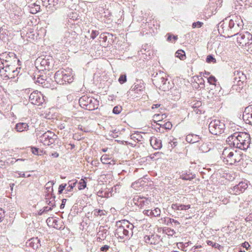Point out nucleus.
<instances>
[{
  "label": "nucleus",
  "mask_w": 252,
  "mask_h": 252,
  "mask_svg": "<svg viewBox=\"0 0 252 252\" xmlns=\"http://www.w3.org/2000/svg\"><path fill=\"white\" fill-rule=\"evenodd\" d=\"M244 26L243 22L240 16L232 15L219 24V28H222L223 32L228 36L235 35L241 30Z\"/></svg>",
  "instance_id": "1"
},
{
  "label": "nucleus",
  "mask_w": 252,
  "mask_h": 252,
  "mask_svg": "<svg viewBox=\"0 0 252 252\" xmlns=\"http://www.w3.org/2000/svg\"><path fill=\"white\" fill-rule=\"evenodd\" d=\"M234 146L241 150L247 149L251 143L250 135L243 132H236L227 138Z\"/></svg>",
  "instance_id": "2"
},
{
  "label": "nucleus",
  "mask_w": 252,
  "mask_h": 252,
  "mask_svg": "<svg viewBox=\"0 0 252 252\" xmlns=\"http://www.w3.org/2000/svg\"><path fill=\"white\" fill-rule=\"evenodd\" d=\"M116 226L117 228L115 230V236L121 239H127L132 236L134 226L128 220L117 221Z\"/></svg>",
  "instance_id": "3"
},
{
  "label": "nucleus",
  "mask_w": 252,
  "mask_h": 252,
  "mask_svg": "<svg viewBox=\"0 0 252 252\" xmlns=\"http://www.w3.org/2000/svg\"><path fill=\"white\" fill-rule=\"evenodd\" d=\"M221 158L224 162L230 165L240 162L242 159L241 155L230 148H226L223 150Z\"/></svg>",
  "instance_id": "4"
},
{
  "label": "nucleus",
  "mask_w": 252,
  "mask_h": 252,
  "mask_svg": "<svg viewBox=\"0 0 252 252\" xmlns=\"http://www.w3.org/2000/svg\"><path fill=\"white\" fill-rule=\"evenodd\" d=\"M56 81L61 84L67 82L70 83L73 81V76L72 73V69L67 68L62 70L57 71L54 76Z\"/></svg>",
  "instance_id": "5"
},
{
  "label": "nucleus",
  "mask_w": 252,
  "mask_h": 252,
  "mask_svg": "<svg viewBox=\"0 0 252 252\" xmlns=\"http://www.w3.org/2000/svg\"><path fill=\"white\" fill-rule=\"evenodd\" d=\"M225 128V126L224 123L217 119L211 121L209 125V131L214 135H220L222 133Z\"/></svg>",
  "instance_id": "6"
},
{
  "label": "nucleus",
  "mask_w": 252,
  "mask_h": 252,
  "mask_svg": "<svg viewBox=\"0 0 252 252\" xmlns=\"http://www.w3.org/2000/svg\"><path fill=\"white\" fill-rule=\"evenodd\" d=\"M154 84L160 90L166 91L169 89L167 79L166 78V75L163 72H160L159 74L154 76L153 79Z\"/></svg>",
  "instance_id": "7"
},
{
  "label": "nucleus",
  "mask_w": 252,
  "mask_h": 252,
  "mask_svg": "<svg viewBox=\"0 0 252 252\" xmlns=\"http://www.w3.org/2000/svg\"><path fill=\"white\" fill-rule=\"evenodd\" d=\"M79 102L81 107L89 110H94L98 107V101L87 96H82L79 99Z\"/></svg>",
  "instance_id": "8"
},
{
  "label": "nucleus",
  "mask_w": 252,
  "mask_h": 252,
  "mask_svg": "<svg viewBox=\"0 0 252 252\" xmlns=\"http://www.w3.org/2000/svg\"><path fill=\"white\" fill-rule=\"evenodd\" d=\"M237 42L239 46L244 47L252 43V34L248 32L236 33Z\"/></svg>",
  "instance_id": "9"
},
{
  "label": "nucleus",
  "mask_w": 252,
  "mask_h": 252,
  "mask_svg": "<svg viewBox=\"0 0 252 252\" xmlns=\"http://www.w3.org/2000/svg\"><path fill=\"white\" fill-rule=\"evenodd\" d=\"M57 137L54 132L48 130L39 137V140L44 145L50 146L55 143Z\"/></svg>",
  "instance_id": "10"
},
{
  "label": "nucleus",
  "mask_w": 252,
  "mask_h": 252,
  "mask_svg": "<svg viewBox=\"0 0 252 252\" xmlns=\"http://www.w3.org/2000/svg\"><path fill=\"white\" fill-rule=\"evenodd\" d=\"M77 37V34L75 32L67 31L64 33L62 42L64 43L66 46L68 45H75L76 43Z\"/></svg>",
  "instance_id": "11"
},
{
  "label": "nucleus",
  "mask_w": 252,
  "mask_h": 252,
  "mask_svg": "<svg viewBox=\"0 0 252 252\" xmlns=\"http://www.w3.org/2000/svg\"><path fill=\"white\" fill-rule=\"evenodd\" d=\"M45 100L43 94L37 91L33 92L29 96V101L33 105L39 106L41 105Z\"/></svg>",
  "instance_id": "12"
},
{
  "label": "nucleus",
  "mask_w": 252,
  "mask_h": 252,
  "mask_svg": "<svg viewBox=\"0 0 252 252\" xmlns=\"http://www.w3.org/2000/svg\"><path fill=\"white\" fill-rule=\"evenodd\" d=\"M248 188V185L244 182H241L238 185L229 189V192L231 194H238L243 192Z\"/></svg>",
  "instance_id": "13"
},
{
  "label": "nucleus",
  "mask_w": 252,
  "mask_h": 252,
  "mask_svg": "<svg viewBox=\"0 0 252 252\" xmlns=\"http://www.w3.org/2000/svg\"><path fill=\"white\" fill-rule=\"evenodd\" d=\"M26 245L32 248L33 250L37 249L40 246L39 240L37 238H31L26 243Z\"/></svg>",
  "instance_id": "14"
},
{
  "label": "nucleus",
  "mask_w": 252,
  "mask_h": 252,
  "mask_svg": "<svg viewBox=\"0 0 252 252\" xmlns=\"http://www.w3.org/2000/svg\"><path fill=\"white\" fill-rule=\"evenodd\" d=\"M201 139V137L196 134H189L186 136V141L190 143H194L199 142Z\"/></svg>",
  "instance_id": "15"
},
{
  "label": "nucleus",
  "mask_w": 252,
  "mask_h": 252,
  "mask_svg": "<svg viewBox=\"0 0 252 252\" xmlns=\"http://www.w3.org/2000/svg\"><path fill=\"white\" fill-rule=\"evenodd\" d=\"M234 79L235 81H237L238 82H243L246 79V76L244 73L239 70H235L234 72Z\"/></svg>",
  "instance_id": "16"
},
{
  "label": "nucleus",
  "mask_w": 252,
  "mask_h": 252,
  "mask_svg": "<svg viewBox=\"0 0 252 252\" xmlns=\"http://www.w3.org/2000/svg\"><path fill=\"white\" fill-rule=\"evenodd\" d=\"M150 144L153 148L159 149L162 147L161 141L155 137H152L150 139Z\"/></svg>",
  "instance_id": "17"
},
{
  "label": "nucleus",
  "mask_w": 252,
  "mask_h": 252,
  "mask_svg": "<svg viewBox=\"0 0 252 252\" xmlns=\"http://www.w3.org/2000/svg\"><path fill=\"white\" fill-rule=\"evenodd\" d=\"M250 109H252L251 106L248 107L246 109L245 111V114H243V119L246 121V123L252 125V110L251 111V113H246L247 111H250Z\"/></svg>",
  "instance_id": "18"
},
{
  "label": "nucleus",
  "mask_w": 252,
  "mask_h": 252,
  "mask_svg": "<svg viewBox=\"0 0 252 252\" xmlns=\"http://www.w3.org/2000/svg\"><path fill=\"white\" fill-rule=\"evenodd\" d=\"M190 208V205H183L180 204H173L171 208L174 211L186 210Z\"/></svg>",
  "instance_id": "19"
},
{
  "label": "nucleus",
  "mask_w": 252,
  "mask_h": 252,
  "mask_svg": "<svg viewBox=\"0 0 252 252\" xmlns=\"http://www.w3.org/2000/svg\"><path fill=\"white\" fill-rule=\"evenodd\" d=\"M15 128L17 132H21L28 130L29 126L26 123H19L16 125Z\"/></svg>",
  "instance_id": "20"
},
{
  "label": "nucleus",
  "mask_w": 252,
  "mask_h": 252,
  "mask_svg": "<svg viewBox=\"0 0 252 252\" xmlns=\"http://www.w3.org/2000/svg\"><path fill=\"white\" fill-rule=\"evenodd\" d=\"M36 76H34L33 77L34 82L36 83L43 84L46 80V76L43 74H37Z\"/></svg>",
  "instance_id": "21"
},
{
  "label": "nucleus",
  "mask_w": 252,
  "mask_h": 252,
  "mask_svg": "<svg viewBox=\"0 0 252 252\" xmlns=\"http://www.w3.org/2000/svg\"><path fill=\"white\" fill-rule=\"evenodd\" d=\"M168 148L171 151L177 145V139L173 137H170L168 139Z\"/></svg>",
  "instance_id": "22"
},
{
  "label": "nucleus",
  "mask_w": 252,
  "mask_h": 252,
  "mask_svg": "<svg viewBox=\"0 0 252 252\" xmlns=\"http://www.w3.org/2000/svg\"><path fill=\"white\" fill-rule=\"evenodd\" d=\"M242 0H233L234 7L235 10H236L237 12H241L243 9V5H242Z\"/></svg>",
  "instance_id": "23"
},
{
  "label": "nucleus",
  "mask_w": 252,
  "mask_h": 252,
  "mask_svg": "<svg viewBox=\"0 0 252 252\" xmlns=\"http://www.w3.org/2000/svg\"><path fill=\"white\" fill-rule=\"evenodd\" d=\"M77 183V180H70L68 182V186L66 190H65V193H67V192H70L72 191L73 188L75 187L76 184Z\"/></svg>",
  "instance_id": "24"
},
{
  "label": "nucleus",
  "mask_w": 252,
  "mask_h": 252,
  "mask_svg": "<svg viewBox=\"0 0 252 252\" xmlns=\"http://www.w3.org/2000/svg\"><path fill=\"white\" fill-rule=\"evenodd\" d=\"M100 160L104 164H115V161L113 160H111V161H109L110 158L107 155H103L102 156Z\"/></svg>",
  "instance_id": "25"
},
{
  "label": "nucleus",
  "mask_w": 252,
  "mask_h": 252,
  "mask_svg": "<svg viewBox=\"0 0 252 252\" xmlns=\"http://www.w3.org/2000/svg\"><path fill=\"white\" fill-rule=\"evenodd\" d=\"M150 242V245H157L158 244L160 241L159 237L158 235H151V240Z\"/></svg>",
  "instance_id": "26"
},
{
  "label": "nucleus",
  "mask_w": 252,
  "mask_h": 252,
  "mask_svg": "<svg viewBox=\"0 0 252 252\" xmlns=\"http://www.w3.org/2000/svg\"><path fill=\"white\" fill-rule=\"evenodd\" d=\"M93 213L94 216L96 217L105 216L107 214V212L105 210L100 209H94Z\"/></svg>",
  "instance_id": "27"
},
{
  "label": "nucleus",
  "mask_w": 252,
  "mask_h": 252,
  "mask_svg": "<svg viewBox=\"0 0 252 252\" xmlns=\"http://www.w3.org/2000/svg\"><path fill=\"white\" fill-rule=\"evenodd\" d=\"M140 201V203H139L138 206L141 208L145 206H147L149 204V201L147 199L144 197H141Z\"/></svg>",
  "instance_id": "28"
},
{
  "label": "nucleus",
  "mask_w": 252,
  "mask_h": 252,
  "mask_svg": "<svg viewBox=\"0 0 252 252\" xmlns=\"http://www.w3.org/2000/svg\"><path fill=\"white\" fill-rule=\"evenodd\" d=\"M180 178L184 180H191L194 178V175L190 176L187 173H183L180 176Z\"/></svg>",
  "instance_id": "29"
},
{
  "label": "nucleus",
  "mask_w": 252,
  "mask_h": 252,
  "mask_svg": "<svg viewBox=\"0 0 252 252\" xmlns=\"http://www.w3.org/2000/svg\"><path fill=\"white\" fill-rule=\"evenodd\" d=\"M86 186L87 183L86 181L84 179H82L80 180L78 183V188L79 190H82L84 189L86 187Z\"/></svg>",
  "instance_id": "30"
},
{
  "label": "nucleus",
  "mask_w": 252,
  "mask_h": 252,
  "mask_svg": "<svg viewBox=\"0 0 252 252\" xmlns=\"http://www.w3.org/2000/svg\"><path fill=\"white\" fill-rule=\"evenodd\" d=\"M166 117V115L165 114H155L154 116V118L157 120L158 121H161L163 119H165Z\"/></svg>",
  "instance_id": "31"
},
{
  "label": "nucleus",
  "mask_w": 252,
  "mask_h": 252,
  "mask_svg": "<svg viewBox=\"0 0 252 252\" xmlns=\"http://www.w3.org/2000/svg\"><path fill=\"white\" fill-rule=\"evenodd\" d=\"M176 57L179 58L181 60H184L185 57V54L183 50H178L176 53Z\"/></svg>",
  "instance_id": "32"
},
{
  "label": "nucleus",
  "mask_w": 252,
  "mask_h": 252,
  "mask_svg": "<svg viewBox=\"0 0 252 252\" xmlns=\"http://www.w3.org/2000/svg\"><path fill=\"white\" fill-rule=\"evenodd\" d=\"M153 213V217H158L160 215L161 210L159 208H155L154 209L152 210Z\"/></svg>",
  "instance_id": "33"
},
{
  "label": "nucleus",
  "mask_w": 252,
  "mask_h": 252,
  "mask_svg": "<svg viewBox=\"0 0 252 252\" xmlns=\"http://www.w3.org/2000/svg\"><path fill=\"white\" fill-rule=\"evenodd\" d=\"M144 88L142 85L137 84L134 85L133 90L135 92V93H138L139 92L142 91Z\"/></svg>",
  "instance_id": "34"
},
{
  "label": "nucleus",
  "mask_w": 252,
  "mask_h": 252,
  "mask_svg": "<svg viewBox=\"0 0 252 252\" xmlns=\"http://www.w3.org/2000/svg\"><path fill=\"white\" fill-rule=\"evenodd\" d=\"M206 242H207V244L209 246H212L214 248L218 249L219 250L221 248V246L220 244H219L218 243H214L213 242H212L211 241L208 240V241H207Z\"/></svg>",
  "instance_id": "35"
},
{
  "label": "nucleus",
  "mask_w": 252,
  "mask_h": 252,
  "mask_svg": "<svg viewBox=\"0 0 252 252\" xmlns=\"http://www.w3.org/2000/svg\"><path fill=\"white\" fill-rule=\"evenodd\" d=\"M206 61L208 63H216V60L215 58H214L213 55H209L207 56L206 58Z\"/></svg>",
  "instance_id": "36"
},
{
  "label": "nucleus",
  "mask_w": 252,
  "mask_h": 252,
  "mask_svg": "<svg viewBox=\"0 0 252 252\" xmlns=\"http://www.w3.org/2000/svg\"><path fill=\"white\" fill-rule=\"evenodd\" d=\"M41 65L42 66H44L45 68L48 67L49 68L50 66V62L49 61V59H43L40 62Z\"/></svg>",
  "instance_id": "37"
},
{
  "label": "nucleus",
  "mask_w": 252,
  "mask_h": 252,
  "mask_svg": "<svg viewBox=\"0 0 252 252\" xmlns=\"http://www.w3.org/2000/svg\"><path fill=\"white\" fill-rule=\"evenodd\" d=\"M160 126H163V127H164V128H165L166 129H171V128L172 127V125L171 123L169 121L165 123L163 125L160 124Z\"/></svg>",
  "instance_id": "38"
},
{
  "label": "nucleus",
  "mask_w": 252,
  "mask_h": 252,
  "mask_svg": "<svg viewBox=\"0 0 252 252\" xmlns=\"http://www.w3.org/2000/svg\"><path fill=\"white\" fill-rule=\"evenodd\" d=\"M32 154L35 155H41L42 153V151L41 150L35 147L32 148Z\"/></svg>",
  "instance_id": "39"
},
{
  "label": "nucleus",
  "mask_w": 252,
  "mask_h": 252,
  "mask_svg": "<svg viewBox=\"0 0 252 252\" xmlns=\"http://www.w3.org/2000/svg\"><path fill=\"white\" fill-rule=\"evenodd\" d=\"M122 110V108L120 106H116L114 107L113 112L115 114H120Z\"/></svg>",
  "instance_id": "40"
},
{
  "label": "nucleus",
  "mask_w": 252,
  "mask_h": 252,
  "mask_svg": "<svg viewBox=\"0 0 252 252\" xmlns=\"http://www.w3.org/2000/svg\"><path fill=\"white\" fill-rule=\"evenodd\" d=\"M34 7L32 8L31 12L32 13H35L39 11L40 10V6L39 5L36 4L35 3L33 4Z\"/></svg>",
  "instance_id": "41"
},
{
  "label": "nucleus",
  "mask_w": 252,
  "mask_h": 252,
  "mask_svg": "<svg viewBox=\"0 0 252 252\" xmlns=\"http://www.w3.org/2000/svg\"><path fill=\"white\" fill-rule=\"evenodd\" d=\"M172 223H174L176 224L179 225L180 223L177 220H175L173 219L169 218L168 220L167 221L166 225H170Z\"/></svg>",
  "instance_id": "42"
},
{
  "label": "nucleus",
  "mask_w": 252,
  "mask_h": 252,
  "mask_svg": "<svg viewBox=\"0 0 252 252\" xmlns=\"http://www.w3.org/2000/svg\"><path fill=\"white\" fill-rule=\"evenodd\" d=\"M141 197L139 196H135L132 199L133 203L137 206H139V203H140V199Z\"/></svg>",
  "instance_id": "43"
},
{
  "label": "nucleus",
  "mask_w": 252,
  "mask_h": 252,
  "mask_svg": "<svg viewBox=\"0 0 252 252\" xmlns=\"http://www.w3.org/2000/svg\"><path fill=\"white\" fill-rule=\"evenodd\" d=\"M203 23L200 21H197L196 22H194L192 23V28H199L203 25Z\"/></svg>",
  "instance_id": "44"
},
{
  "label": "nucleus",
  "mask_w": 252,
  "mask_h": 252,
  "mask_svg": "<svg viewBox=\"0 0 252 252\" xmlns=\"http://www.w3.org/2000/svg\"><path fill=\"white\" fill-rule=\"evenodd\" d=\"M208 81L210 84L215 85L217 80L214 76H210L208 78Z\"/></svg>",
  "instance_id": "45"
},
{
  "label": "nucleus",
  "mask_w": 252,
  "mask_h": 252,
  "mask_svg": "<svg viewBox=\"0 0 252 252\" xmlns=\"http://www.w3.org/2000/svg\"><path fill=\"white\" fill-rule=\"evenodd\" d=\"M126 81V75H121L119 78V82L122 84Z\"/></svg>",
  "instance_id": "46"
},
{
  "label": "nucleus",
  "mask_w": 252,
  "mask_h": 252,
  "mask_svg": "<svg viewBox=\"0 0 252 252\" xmlns=\"http://www.w3.org/2000/svg\"><path fill=\"white\" fill-rule=\"evenodd\" d=\"M66 187V184H62L60 185L59 186V190H58L59 194L62 193Z\"/></svg>",
  "instance_id": "47"
},
{
  "label": "nucleus",
  "mask_w": 252,
  "mask_h": 252,
  "mask_svg": "<svg viewBox=\"0 0 252 252\" xmlns=\"http://www.w3.org/2000/svg\"><path fill=\"white\" fill-rule=\"evenodd\" d=\"M200 107H202V102L200 101H197L192 105L193 109Z\"/></svg>",
  "instance_id": "48"
},
{
  "label": "nucleus",
  "mask_w": 252,
  "mask_h": 252,
  "mask_svg": "<svg viewBox=\"0 0 252 252\" xmlns=\"http://www.w3.org/2000/svg\"><path fill=\"white\" fill-rule=\"evenodd\" d=\"M193 111L198 114H200L204 112V110L202 109V107H200L198 108H193Z\"/></svg>",
  "instance_id": "49"
},
{
  "label": "nucleus",
  "mask_w": 252,
  "mask_h": 252,
  "mask_svg": "<svg viewBox=\"0 0 252 252\" xmlns=\"http://www.w3.org/2000/svg\"><path fill=\"white\" fill-rule=\"evenodd\" d=\"M55 206V204L52 205V206H46L43 208V212H47L49 211L52 210L53 208Z\"/></svg>",
  "instance_id": "50"
},
{
  "label": "nucleus",
  "mask_w": 252,
  "mask_h": 252,
  "mask_svg": "<svg viewBox=\"0 0 252 252\" xmlns=\"http://www.w3.org/2000/svg\"><path fill=\"white\" fill-rule=\"evenodd\" d=\"M143 214L149 217H153L152 210H145L143 211Z\"/></svg>",
  "instance_id": "51"
},
{
  "label": "nucleus",
  "mask_w": 252,
  "mask_h": 252,
  "mask_svg": "<svg viewBox=\"0 0 252 252\" xmlns=\"http://www.w3.org/2000/svg\"><path fill=\"white\" fill-rule=\"evenodd\" d=\"M98 34V31L93 30L91 33V38L94 39Z\"/></svg>",
  "instance_id": "52"
},
{
  "label": "nucleus",
  "mask_w": 252,
  "mask_h": 252,
  "mask_svg": "<svg viewBox=\"0 0 252 252\" xmlns=\"http://www.w3.org/2000/svg\"><path fill=\"white\" fill-rule=\"evenodd\" d=\"M54 181H50V182H48L46 186H47V187H46V188L48 189H49L50 188V186H51L52 187L54 185ZM51 190L53 191V188L52 187L51 188Z\"/></svg>",
  "instance_id": "53"
},
{
  "label": "nucleus",
  "mask_w": 252,
  "mask_h": 252,
  "mask_svg": "<svg viewBox=\"0 0 252 252\" xmlns=\"http://www.w3.org/2000/svg\"><path fill=\"white\" fill-rule=\"evenodd\" d=\"M110 247L108 245H104L101 247L100 251L103 252H106L107 251L109 250Z\"/></svg>",
  "instance_id": "54"
},
{
  "label": "nucleus",
  "mask_w": 252,
  "mask_h": 252,
  "mask_svg": "<svg viewBox=\"0 0 252 252\" xmlns=\"http://www.w3.org/2000/svg\"><path fill=\"white\" fill-rule=\"evenodd\" d=\"M55 196H54V198L52 199V200H48L47 198H46V202L47 203L50 205V206H52V205H53L54 204H55V201H54V198H55Z\"/></svg>",
  "instance_id": "55"
},
{
  "label": "nucleus",
  "mask_w": 252,
  "mask_h": 252,
  "mask_svg": "<svg viewBox=\"0 0 252 252\" xmlns=\"http://www.w3.org/2000/svg\"><path fill=\"white\" fill-rule=\"evenodd\" d=\"M242 246L243 247L245 248L247 250L249 249L250 247H251L250 245L247 242H245L243 243Z\"/></svg>",
  "instance_id": "56"
},
{
  "label": "nucleus",
  "mask_w": 252,
  "mask_h": 252,
  "mask_svg": "<svg viewBox=\"0 0 252 252\" xmlns=\"http://www.w3.org/2000/svg\"><path fill=\"white\" fill-rule=\"evenodd\" d=\"M58 0H49V5H55L56 4H58Z\"/></svg>",
  "instance_id": "57"
},
{
  "label": "nucleus",
  "mask_w": 252,
  "mask_h": 252,
  "mask_svg": "<svg viewBox=\"0 0 252 252\" xmlns=\"http://www.w3.org/2000/svg\"><path fill=\"white\" fill-rule=\"evenodd\" d=\"M49 0H41L43 5L45 7H47L48 6H49Z\"/></svg>",
  "instance_id": "58"
},
{
  "label": "nucleus",
  "mask_w": 252,
  "mask_h": 252,
  "mask_svg": "<svg viewBox=\"0 0 252 252\" xmlns=\"http://www.w3.org/2000/svg\"><path fill=\"white\" fill-rule=\"evenodd\" d=\"M151 240V236H146L145 237V241L146 243L150 244Z\"/></svg>",
  "instance_id": "59"
},
{
  "label": "nucleus",
  "mask_w": 252,
  "mask_h": 252,
  "mask_svg": "<svg viewBox=\"0 0 252 252\" xmlns=\"http://www.w3.org/2000/svg\"><path fill=\"white\" fill-rule=\"evenodd\" d=\"M4 211L1 209L0 208V218L2 220L3 218L4 217Z\"/></svg>",
  "instance_id": "60"
},
{
  "label": "nucleus",
  "mask_w": 252,
  "mask_h": 252,
  "mask_svg": "<svg viewBox=\"0 0 252 252\" xmlns=\"http://www.w3.org/2000/svg\"><path fill=\"white\" fill-rule=\"evenodd\" d=\"M167 219L168 220V218L165 217L163 218H161V219H160L159 220H160L162 223L166 224V223H167L166 220Z\"/></svg>",
  "instance_id": "61"
},
{
  "label": "nucleus",
  "mask_w": 252,
  "mask_h": 252,
  "mask_svg": "<svg viewBox=\"0 0 252 252\" xmlns=\"http://www.w3.org/2000/svg\"><path fill=\"white\" fill-rule=\"evenodd\" d=\"M67 199H62V204L61 205V208H63L64 206V205H65V203Z\"/></svg>",
  "instance_id": "62"
},
{
  "label": "nucleus",
  "mask_w": 252,
  "mask_h": 252,
  "mask_svg": "<svg viewBox=\"0 0 252 252\" xmlns=\"http://www.w3.org/2000/svg\"><path fill=\"white\" fill-rule=\"evenodd\" d=\"M167 35L168 36H167V40L168 41H171V39L172 38V35L168 33L167 34Z\"/></svg>",
  "instance_id": "63"
},
{
  "label": "nucleus",
  "mask_w": 252,
  "mask_h": 252,
  "mask_svg": "<svg viewBox=\"0 0 252 252\" xmlns=\"http://www.w3.org/2000/svg\"><path fill=\"white\" fill-rule=\"evenodd\" d=\"M18 174L20 177H24V178L26 177V174L23 172H18Z\"/></svg>",
  "instance_id": "64"
}]
</instances>
